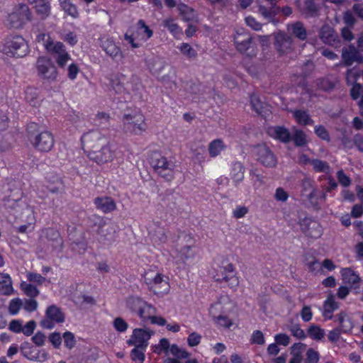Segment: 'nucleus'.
<instances>
[{"mask_svg":"<svg viewBox=\"0 0 363 363\" xmlns=\"http://www.w3.org/2000/svg\"><path fill=\"white\" fill-rule=\"evenodd\" d=\"M28 52V45L21 35H9L0 43V53L9 57H23Z\"/></svg>","mask_w":363,"mask_h":363,"instance_id":"f257e3e1","label":"nucleus"},{"mask_svg":"<svg viewBox=\"0 0 363 363\" xmlns=\"http://www.w3.org/2000/svg\"><path fill=\"white\" fill-rule=\"evenodd\" d=\"M144 279L150 290L158 296L167 294L170 289L168 277L158 270L150 269L144 274Z\"/></svg>","mask_w":363,"mask_h":363,"instance_id":"f03ea898","label":"nucleus"},{"mask_svg":"<svg viewBox=\"0 0 363 363\" xmlns=\"http://www.w3.org/2000/svg\"><path fill=\"white\" fill-rule=\"evenodd\" d=\"M126 305L133 313L139 316L143 323L149 320L152 314H156L155 308L138 297L128 298Z\"/></svg>","mask_w":363,"mask_h":363,"instance_id":"7ed1b4c3","label":"nucleus"},{"mask_svg":"<svg viewBox=\"0 0 363 363\" xmlns=\"http://www.w3.org/2000/svg\"><path fill=\"white\" fill-rule=\"evenodd\" d=\"M30 20L31 13L28 6L26 4H18L9 13L5 24L10 28H18Z\"/></svg>","mask_w":363,"mask_h":363,"instance_id":"20e7f679","label":"nucleus"},{"mask_svg":"<svg viewBox=\"0 0 363 363\" xmlns=\"http://www.w3.org/2000/svg\"><path fill=\"white\" fill-rule=\"evenodd\" d=\"M214 279L218 282H225L233 289L237 288L240 283L235 267L231 263L220 267L214 275Z\"/></svg>","mask_w":363,"mask_h":363,"instance_id":"39448f33","label":"nucleus"},{"mask_svg":"<svg viewBox=\"0 0 363 363\" xmlns=\"http://www.w3.org/2000/svg\"><path fill=\"white\" fill-rule=\"evenodd\" d=\"M152 165L156 172L164 179L171 181L174 178V164L160 155L155 154L152 158Z\"/></svg>","mask_w":363,"mask_h":363,"instance_id":"423d86ee","label":"nucleus"},{"mask_svg":"<svg viewBox=\"0 0 363 363\" xmlns=\"http://www.w3.org/2000/svg\"><path fill=\"white\" fill-rule=\"evenodd\" d=\"M86 155L90 160L99 165L111 162L115 157L114 151L111 149L108 142L100 147L87 151Z\"/></svg>","mask_w":363,"mask_h":363,"instance_id":"0eeeda50","label":"nucleus"},{"mask_svg":"<svg viewBox=\"0 0 363 363\" xmlns=\"http://www.w3.org/2000/svg\"><path fill=\"white\" fill-rule=\"evenodd\" d=\"M124 129L127 132L140 135L146 130L145 118L140 113L127 114L123 117Z\"/></svg>","mask_w":363,"mask_h":363,"instance_id":"6e6552de","label":"nucleus"},{"mask_svg":"<svg viewBox=\"0 0 363 363\" xmlns=\"http://www.w3.org/2000/svg\"><path fill=\"white\" fill-rule=\"evenodd\" d=\"M152 30L149 28L145 21L139 20L136 32L133 35L126 33L124 38L133 48H137L140 47V44L135 42L136 40L146 41L152 36Z\"/></svg>","mask_w":363,"mask_h":363,"instance_id":"1a4fd4ad","label":"nucleus"},{"mask_svg":"<svg viewBox=\"0 0 363 363\" xmlns=\"http://www.w3.org/2000/svg\"><path fill=\"white\" fill-rule=\"evenodd\" d=\"M81 140L86 153L87 151L100 147L108 143L107 138L99 130H92L84 133Z\"/></svg>","mask_w":363,"mask_h":363,"instance_id":"9d476101","label":"nucleus"},{"mask_svg":"<svg viewBox=\"0 0 363 363\" xmlns=\"http://www.w3.org/2000/svg\"><path fill=\"white\" fill-rule=\"evenodd\" d=\"M252 152L256 160L265 167H274L277 164L275 155L265 145H258L254 147Z\"/></svg>","mask_w":363,"mask_h":363,"instance_id":"9b49d317","label":"nucleus"},{"mask_svg":"<svg viewBox=\"0 0 363 363\" xmlns=\"http://www.w3.org/2000/svg\"><path fill=\"white\" fill-rule=\"evenodd\" d=\"M154 335V331L149 328H135L126 343L130 346L147 347L149 340Z\"/></svg>","mask_w":363,"mask_h":363,"instance_id":"f8f14e48","label":"nucleus"},{"mask_svg":"<svg viewBox=\"0 0 363 363\" xmlns=\"http://www.w3.org/2000/svg\"><path fill=\"white\" fill-rule=\"evenodd\" d=\"M21 352L23 357L33 362H44L50 358V354L45 350H38L28 342L21 345Z\"/></svg>","mask_w":363,"mask_h":363,"instance_id":"ddd939ff","label":"nucleus"},{"mask_svg":"<svg viewBox=\"0 0 363 363\" xmlns=\"http://www.w3.org/2000/svg\"><path fill=\"white\" fill-rule=\"evenodd\" d=\"M33 147L42 152H50L54 146L53 135L49 131H43L37 135L31 141Z\"/></svg>","mask_w":363,"mask_h":363,"instance_id":"4468645a","label":"nucleus"},{"mask_svg":"<svg viewBox=\"0 0 363 363\" xmlns=\"http://www.w3.org/2000/svg\"><path fill=\"white\" fill-rule=\"evenodd\" d=\"M38 75L45 79H55L57 77V69L52 61L46 57H40L36 62Z\"/></svg>","mask_w":363,"mask_h":363,"instance_id":"2eb2a0df","label":"nucleus"},{"mask_svg":"<svg viewBox=\"0 0 363 363\" xmlns=\"http://www.w3.org/2000/svg\"><path fill=\"white\" fill-rule=\"evenodd\" d=\"M234 308V303L229 296H222L211 304L209 313L212 317L230 313Z\"/></svg>","mask_w":363,"mask_h":363,"instance_id":"dca6fc26","label":"nucleus"},{"mask_svg":"<svg viewBox=\"0 0 363 363\" xmlns=\"http://www.w3.org/2000/svg\"><path fill=\"white\" fill-rule=\"evenodd\" d=\"M195 250L192 245H178L172 249L170 255L176 263H185L187 260L194 257Z\"/></svg>","mask_w":363,"mask_h":363,"instance_id":"f3484780","label":"nucleus"},{"mask_svg":"<svg viewBox=\"0 0 363 363\" xmlns=\"http://www.w3.org/2000/svg\"><path fill=\"white\" fill-rule=\"evenodd\" d=\"M64 320L65 315L61 310L52 305L46 310L45 318L41 321V326L47 329H51L55 323H60Z\"/></svg>","mask_w":363,"mask_h":363,"instance_id":"a211bd4d","label":"nucleus"},{"mask_svg":"<svg viewBox=\"0 0 363 363\" xmlns=\"http://www.w3.org/2000/svg\"><path fill=\"white\" fill-rule=\"evenodd\" d=\"M48 52L53 56L60 67H65L71 60V55L67 52L65 45L61 42H56L52 47H48Z\"/></svg>","mask_w":363,"mask_h":363,"instance_id":"6ab92c4d","label":"nucleus"},{"mask_svg":"<svg viewBox=\"0 0 363 363\" xmlns=\"http://www.w3.org/2000/svg\"><path fill=\"white\" fill-rule=\"evenodd\" d=\"M236 49L242 53H247L252 45V38L244 28H238L233 35Z\"/></svg>","mask_w":363,"mask_h":363,"instance_id":"aec40b11","label":"nucleus"},{"mask_svg":"<svg viewBox=\"0 0 363 363\" xmlns=\"http://www.w3.org/2000/svg\"><path fill=\"white\" fill-rule=\"evenodd\" d=\"M303 232L312 238H318L323 233V228L319 223L311 218H305L301 223Z\"/></svg>","mask_w":363,"mask_h":363,"instance_id":"412c9836","label":"nucleus"},{"mask_svg":"<svg viewBox=\"0 0 363 363\" xmlns=\"http://www.w3.org/2000/svg\"><path fill=\"white\" fill-rule=\"evenodd\" d=\"M100 46L102 50L111 58L122 56L121 48L108 35H102L99 38Z\"/></svg>","mask_w":363,"mask_h":363,"instance_id":"4be33fe9","label":"nucleus"},{"mask_svg":"<svg viewBox=\"0 0 363 363\" xmlns=\"http://www.w3.org/2000/svg\"><path fill=\"white\" fill-rule=\"evenodd\" d=\"M342 60L345 65H352L354 62H363V57L359 50L353 45L343 48L342 50Z\"/></svg>","mask_w":363,"mask_h":363,"instance_id":"5701e85b","label":"nucleus"},{"mask_svg":"<svg viewBox=\"0 0 363 363\" xmlns=\"http://www.w3.org/2000/svg\"><path fill=\"white\" fill-rule=\"evenodd\" d=\"M116 228L113 224H107L99 230V241L104 245H110L116 240Z\"/></svg>","mask_w":363,"mask_h":363,"instance_id":"b1692460","label":"nucleus"},{"mask_svg":"<svg viewBox=\"0 0 363 363\" xmlns=\"http://www.w3.org/2000/svg\"><path fill=\"white\" fill-rule=\"evenodd\" d=\"M339 308V303L335 301L333 294H329L325 300L322 308V315L326 320H330L333 317V313Z\"/></svg>","mask_w":363,"mask_h":363,"instance_id":"393cba45","label":"nucleus"},{"mask_svg":"<svg viewBox=\"0 0 363 363\" xmlns=\"http://www.w3.org/2000/svg\"><path fill=\"white\" fill-rule=\"evenodd\" d=\"M292 43L291 37L282 32H279L275 35V46L280 53L289 52L291 48Z\"/></svg>","mask_w":363,"mask_h":363,"instance_id":"a878e982","label":"nucleus"},{"mask_svg":"<svg viewBox=\"0 0 363 363\" xmlns=\"http://www.w3.org/2000/svg\"><path fill=\"white\" fill-rule=\"evenodd\" d=\"M288 33L301 40L307 38V30L303 23L301 21H295L289 23L286 26Z\"/></svg>","mask_w":363,"mask_h":363,"instance_id":"bb28decb","label":"nucleus"},{"mask_svg":"<svg viewBox=\"0 0 363 363\" xmlns=\"http://www.w3.org/2000/svg\"><path fill=\"white\" fill-rule=\"evenodd\" d=\"M33 5L36 13L41 19H45L50 15L51 6L50 2L45 0H28Z\"/></svg>","mask_w":363,"mask_h":363,"instance_id":"cd10ccee","label":"nucleus"},{"mask_svg":"<svg viewBox=\"0 0 363 363\" xmlns=\"http://www.w3.org/2000/svg\"><path fill=\"white\" fill-rule=\"evenodd\" d=\"M169 353L174 357L167 358L164 363H182L181 359H187L189 357V352L179 348L177 345H171Z\"/></svg>","mask_w":363,"mask_h":363,"instance_id":"c85d7f7f","label":"nucleus"},{"mask_svg":"<svg viewBox=\"0 0 363 363\" xmlns=\"http://www.w3.org/2000/svg\"><path fill=\"white\" fill-rule=\"evenodd\" d=\"M94 204L97 209L104 213H110L116 208V203L110 197H98L94 199Z\"/></svg>","mask_w":363,"mask_h":363,"instance_id":"c756f323","label":"nucleus"},{"mask_svg":"<svg viewBox=\"0 0 363 363\" xmlns=\"http://www.w3.org/2000/svg\"><path fill=\"white\" fill-rule=\"evenodd\" d=\"M177 9L182 19L185 21L198 22L199 16L196 11L185 4H179Z\"/></svg>","mask_w":363,"mask_h":363,"instance_id":"7c9ffc66","label":"nucleus"},{"mask_svg":"<svg viewBox=\"0 0 363 363\" xmlns=\"http://www.w3.org/2000/svg\"><path fill=\"white\" fill-rule=\"evenodd\" d=\"M21 213L18 216L21 220L23 222L35 223V217L33 208L23 201H20L18 204Z\"/></svg>","mask_w":363,"mask_h":363,"instance_id":"2f4dec72","label":"nucleus"},{"mask_svg":"<svg viewBox=\"0 0 363 363\" xmlns=\"http://www.w3.org/2000/svg\"><path fill=\"white\" fill-rule=\"evenodd\" d=\"M319 37L324 43L328 45H333L338 38L333 28L328 25L322 26L319 31Z\"/></svg>","mask_w":363,"mask_h":363,"instance_id":"473e14b6","label":"nucleus"},{"mask_svg":"<svg viewBox=\"0 0 363 363\" xmlns=\"http://www.w3.org/2000/svg\"><path fill=\"white\" fill-rule=\"evenodd\" d=\"M14 293L11 277L8 274H0V294L11 296Z\"/></svg>","mask_w":363,"mask_h":363,"instance_id":"72a5a7b5","label":"nucleus"},{"mask_svg":"<svg viewBox=\"0 0 363 363\" xmlns=\"http://www.w3.org/2000/svg\"><path fill=\"white\" fill-rule=\"evenodd\" d=\"M269 135L281 142L288 143L291 140V135L289 130L283 127L277 126L268 129Z\"/></svg>","mask_w":363,"mask_h":363,"instance_id":"f704fd0d","label":"nucleus"},{"mask_svg":"<svg viewBox=\"0 0 363 363\" xmlns=\"http://www.w3.org/2000/svg\"><path fill=\"white\" fill-rule=\"evenodd\" d=\"M250 104L252 108L257 114L266 117L268 114L269 109L267 105L261 101L260 99L255 94L250 96Z\"/></svg>","mask_w":363,"mask_h":363,"instance_id":"c9c22d12","label":"nucleus"},{"mask_svg":"<svg viewBox=\"0 0 363 363\" xmlns=\"http://www.w3.org/2000/svg\"><path fill=\"white\" fill-rule=\"evenodd\" d=\"M149 70L154 74H159L164 68L162 60L157 56H150L145 60Z\"/></svg>","mask_w":363,"mask_h":363,"instance_id":"e433bc0d","label":"nucleus"},{"mask_svg":"<svg viewBox=\"0 0 363 363\" xmlns=\"http://www.w3.org/2000/svg\"><path fill=\"white\" fill-rule=\"evenodd\" d=\"M226 148V145L220 139H216L208 145V152L211 157H216L221 154Z\"/></svg>","mask_w":363,"mask_h":363,"instance_id":"4c0bfd02","label":"nucleus"},{"mask_svg":"<svg viewBox=\"0 0 363 363\" xmlns=\"http://www.w3.org/2000/svg\"><path fill=\"white\" fill-rule=\"evenodd\" d=\"M307 335L313 340L322 342L325 338V330L320 326L313 324L308 327Z\"/></svg>","mask_w":363,"mask_h":363,"instance_id":"58836bf2","label":"nucleus"},{"mask_svg":"<svg viewBox=\"0 0 363 363\" xmlns=\"http://www.w3.org/2000/svg\"><path fill=\"white\" fill-rule=\"evenodd\" d=\"M342 333H347L352 330L354 327L351 318L344 312H341L336 316Z\"/></svg>","mask_w":363,"mask_h":363,"instance_id":"ea45409f","label":"nucleus"},{"mask_svg":"<svg viewBox=\"0 0 363 363\" xmlns=\"http://www.w3.org/2000/svg\"><path fill=\"white\" fill-rule=\"evenodd\" d=\"M306 345L303 343L298 342L295 343L291 347V354L292 357L289 361V363H301L302 362V352L305 350Z\"/></svg>","mask_w":363,"mask_h":363,"instance_id":"a19ab883","label":"nucleus"},{"mask_svg":"<svg viewBox=\"0 0 363 363\" xmlns=\"http://www.w3.org/2000/svg\"><path fill=\"white\" fill-rule=\"evenodd\" d=\"M152 242L154 245L160 246L167 240V235L163 228L158 227L150 234Z\"/></svg>","mask_w":363,"mask_h":363,"instance_id":"79ce46f5","label":"nucleus"},{"mask_svg":"<svg viewBox=\"0 0 363 363\" xmlns=\"http://www.w3.org/2000/svg\"><path fill=\"white\" fill-rule=\"evenodd\" d=\"M60 8L67 15L72 16L74 18H77L79 16L78 9L71 0H58Z\"/></svg>","mask_w":363,"mask_h":363,"instance_id":"37998d69","label":"nucleus"},{"mask_svg":"<svg viewBox=\"0 0 363 363\" xmlns=\"http://www.w3.org/2000/svg\"><path fill=\"white\" fill-rule=\"evenodd\" d=\"M163 26L168 29L170 33L177 38L182 35V29L172 18H167L164 20Z\"/></svg>","mask_w":363,"mask_h":363,"instance_id":"c03bdc74","label":"nucleus"},{"mask_svg":"<svg viewBox=\"0 0 363 363\" xmlns=\"http://www.w3.org/2000/svg\"><path fill=\"white\" fill-rule=\"evenodd\" d=\"M244 172L245 169L241 163L236 162L233 164L231 171V177L235 184H239L243 180Z\"/></svg>","mask_w":363,"mask_h":363,"instance_id":"a18cd8bd","label":"nucleus"},{"mask_svg":"<svg viewBox=\"0 0 363 363\" xmlns=\"http://www.w3.org/2000/svg\"><path fill=\"white\" fill-rule=\"evenodd\" d=\"M133 347L134 348L130 352L131 359L136 363H143L145 358V352L147 347Z\"/></svg>","mask_w":363,"mask_h":363,"instance_id":"49530a36","label":"nucleus"},{"mask_svg":"<svg viewBox=\"0 0 363 363\" xmlns=\"http://www.w3.org/2000/svg\"><path fill=\"white\" fill-rule=\"evenodd\" d=\"M342 276L345 282L351 284L357 283L360 280L359 276L349 268L342 270Z\"/></svg>","mask_w":363,"mask_h":363,"instance_id":"de8ad7c7","label":"nucleus"},{"mask_svg":"<svg viewBox=\"0 0 363 363\" xmlns=\"http://www.w3.org/2000/svg\"><path fill=\"white\" fill-rule=\"evenodd\" d=\"M294 117L295 118L296 121L301 125H306L313 124V121L311 118L310 116L308 114L307 112L303 111H295L294 112Z\"/></svg>","mask_w":363,"mask_h":363,"instance_id":"09e8293b","label":"nucleus"},{"mask_svg":"<svg viewBox=\"0 0 363 363\" xmlns=\"http://www.w3.org/2000/svg\"><path fill=\"white\" fill-rule=\"evenodd\" d=\"M310 162L316 172L330 174L331 168L327 162L320 160H312Z\"/></svg>","mask_w":363,"mask_h":363,"instance_id":"8fccbe9b","label":"nucleus"},{"mask_svg":"<svg viewBox=\"0 0 363 363\" xmlns=\"http://www.w3.org/2000/svg\"><path fill=\"white\" fill-rule=\"evenodd\" d=\"M227 315L228 314H223L212 318L218 325L229 329L234 325V323Z\"/></svg>","mask_w":363,"mask_h":363,"instance_id":"3c124183","label":"nucleus"},{"mask_svg":"<svg viewBox=\"0 0 363 363\" xmlns=\"http://www.w3.org/2000/svg\"><path fill=\"white\" fill-rule=\"evenodd\" d=\"M177 48L188 59L194 58L197 55L196 50L189 43H182Z\"/></svg>","mask_w":363,"mask_h":363,"instance_id":"603ef678","label":"nucleus"},{"mask_svg":"<svg viewBox=\"0 0 363 363\" xmlns=\"http://www.w3.org/2000/svg\"><path fill=\"white\" fill-rule=\"evenodd\" d=\"M36 40L38 43H41L47 51L48 47H52L56 43L51 39L48 33H39L36 36Z\"/></svg>","mask_w":363,"mask_h":363,"instance_id":"864d4df0","label":"nucleus"},{"mask_svg":"<svg viewBox=\"0 0 363 363\" xmlns=\"http://www.w3.org/2000/svg\"><path fill=\"white\" fill-rule=\"evenodd\" d=\"M23 307V301L21 298H16L10 301L9 304V312L11 315H16Z\"/></svg>","mask_w":363,"mask_h":363,"instance_id":"5fc2aeb1","label":"nucleus"},{"mask_svg":"<svg viewBox=\"0 0 363 363\" xmlns=\"http://www.w3.org/2000/svg\"><path fill=\"white\" fill-rule=\"evenodd\" d=\"M21 288L25 294L31 298L36 297L39 294V291L37 287L31 284L23 282L21 284Z\"/></svg>","mask_w":363,"mask_h":363,"instance_id":"6e6d98bb","label":"nucleus"},{"mask_svg":"<svg viewBox=\"0 0 363 363\" xmlns=\"http://www.w3.org/2000/svg\"><path fill=\"white\" fill-rule=\"evenodd\" d=\"M259 13L266 19L271 21L276 16L277 11V9L271 6L267 9L264 6H259Z\"/></svg>","mask_w":363,"mask_h":363,"instance_id":"4d7b16f0","label":"nucleus"},{"mask_svg":"<svg viewBox=\"0 0 363 363\" xmlns=\"http://www.w3.org/2000/svg\"><path fill=\"white\" fill-rule=\"evenodd\" d=\"M306 363H318L320 354L313 348H308L306 351Z\"/></svg>","mask_w":363,"mask_h":363,"instance_id":"13d9d810","label":"nucleus"},{"mask_svg":"<svg viewBox=\"0 0 363 363\" xmlns=\"http://www.w3.org/2000/svg\"><path fill=\"white\" fill-rule=\"evenodd\" d=\"M191 151L194 155L196 160H201L203 159V154L205 152V147L203 144L199 143L198 145L194 147L193 145H191Z\"/></svg>","mask_w":363,"mask_h":363,"instance_id":"bf43d9fd","label":"nucleus"},{"mask_svg":"<svg viewBox=\"0 0 363 363\" xmlns=\"http://www.w3.org/2000/svg\"><path fill=\"white\" fill-rule=\"evenodd\" d=\"M250 342L252 344L262 345L265 343L264 334L262 331L257 330H255L251 336Z\"/></svg>","mask_w":363,"mask_h":363,"instance_id":"052dcab7","label":"nucleus"},{"mask_svg":"<svg viewBox=\"0 0 363 363\" xmlns=\"http://www.w3.org/2000/svg\"><path fill=\"white\" fill-rule=\"evenodd\" d=\"M113 325L114 328L118 332H120V333L125 332L128 328V323L122 318H120V317H118L114 319V320L113 322Z\"/></svg>","mask_w":363,"mask_h":363,"instance_id":"680f3d73","label":"nucleus"},{"mask_svg":"<svg viewBox=\"0 0 363 363\" xmlns=\"http://www.w3.org/2000/svg\"><path fill=\"white\" fill-rule=\"evenodd\" d=\"M65 346L71 350L75 345L76 341L72 333L67 331L63 334Z\"/></svg>","mask_w":363,"mask_h":363,"instance_id":"e2e57ef3","label":"nucleus"},{"mask_svg":"<svg viewBox=\"0 0 363 363\" xmlns=\"http://www.w3.org/2000/svg\"><path fill=\"white\" fill-rule=\"evenodd\" d=\"M80 71L79 67L76 63H71L67 67V77L70 80H74Z\"/></svg>","mask_w":363,"mask_h":363,"instance_id":"0e129e2a","label":"nucleus"},{"mask_svg":"<svg viewBox=\"0 0 363 363\" xmlns=\"http://www.w3.org/2000/svg\"><path fill=\"white\" fill-rule=\"evenodd\" d=\"M317 86L322 90L328 91L332 89L334 84L328 78L320 79L317 80Z\"/></svg>","mask_w":363,"mask_h":363,"instance_id":"69168bd1","label":"nucleus"},{"mask_svg":"<svg viewBox=\"0 0 363 363\" xmlns=\"http://www.w3.org/2000/svg\"><path fill=\"white\" fill-rule=\"evenodd\" d=\"M250 179L255 188H258L264 183L263 177L261 174L257 173L256 171L252 170L250 173Z\"/></svg>","mask_w":363,"mask_h":363,"instance_id":"338daca9","label":"nucleus"},{"mask_svg":"<svg viewBox=\"0 0 363 363\" xmlns=\"http://www.w3.org/2000/svg\"><path fill=\"white\" fill-rule=\"evenodd\" d=\"M246 24L255 30H260L262 25L252 16H247L245 19Z\"/></svg>","mask_w":363,"mask_h":363,"instance_id":"774afa93","label":"nucleus"}]
</instances>
